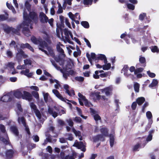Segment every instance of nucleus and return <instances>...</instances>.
Listing matches in <instances>:
<instances>
[{
  "instance_id": "63",
  "label": "nucleus",
  "mask_w": 159,
  "mask_h": 159,
  "mask_svg": "<svg viewBox=\"0 0 159 159\" xmlns=\"http://www.w3.org/2000/svg\"><path fill=\"white\" fill-rule=\"evenodd\" d=\"M81 54V51H75L73 53V55L75 57H76Z\"/></svg>"
},
{
  "instance_id": "21",
  "label": "nucleus",
  "mask_w": 159,
  "mask_h": 159,
  "mask_svg": "<svg viewBox=\"0 0 159 159\" xmlns=\"http://www.w3.org/2000/svg\"><path fill=\"white\" fill-rule=\"evenodd\" d=\"M15 64L12 62H9L5 64L3 66L4 70L8 69V70H14V65Z\"/></svg>"
},
{
  "instance_id": "64",
  "label": "nucleus",
  "mask_w": 159,
  "mask_h": 159,
  "mask_svg": "<svg viewBox=\"0 0 159 159\" xmlns=\"http://www.w3.org/2000/svg\"><path fill=\"white\" fill-rule=\"evenodd\" d=\"M64 4L65 5L66 4H68L70 6H71L72 4L71 2L72 0H64Z\"/></svg>"
},
{
  "instance_id": "42",
  "label": "nucleus",
  "mask_w": 159,
  "mask_h": 159,
  "mask_svg": "<svg viewBox=\"0 0 159 159\" xmlns=\"http://www.w3.org/2000/svg\"><path fill=\"white\" fill-rule=\"evenodd\" d=\"M105 64L102 66V68L103 70H109L111 67V64L110 63H105Z\"/></svg>"
},
{
  "instance_id": "51",
  "label": "nucleus",
  "mask_w": 159,
  "mask_h": 159,
  "mask_svg": "<svg viewBox=\"0 0 159 159\" xmlns=\"http://www.w3.org/2000/svg\"><path fill=\"white\" fill-rule=\"evenodd\" d=\"M72 131L75 134L76 136H80L81 135V133L79 131H76L74 128L72 129Z\"/></svg>"
},
{
  "instance_id": "24",
  "label": "nucleus",
  "mask_w": 159,
  "mask_h": 159,
  "mask_svg": "<svg viewBox=\"0 0 159 159\" xmlns=\"http://www.w3.org/2000/svg\"><path fill=\"white\" fill-rule=\"evenodd\" d=\"M146 116L148 118V119L149 120V123L150 124V125H149V128H150L151 127V125L152 124V120H150L152 118V113L150 111H148L146 113Z\"/></svg>"
},
{
  "instance_id": "27",
  "label": "nucleus",
  "mask_w": 159,
  "mask_h": 159,
  "mask_svg": "<svg viewBox=\"0 0 159 159\" xmlns=\"http://www.w3.org/2000/svg\"><path fill=\"white\" fill-rule=\"evenodd\" d=\"M97 60H103L104 63H106L107 62V59L106 56L102 54H100L97 55Z\"/></svg>"
},
{
  "instance_id": "46",
  "label": "nucleus",
  "mask_w": 159,
  "mask_h": 159,
  "mask_svg": "<svg viewBox=\"0 0 159 159\" xmlns=\"http://www.w3.org/2000/svg\"><path fill=\"white\" fill-rule=\"evenodd\" d=\"M76 108L78 111L79 115L83 118L86 119L87 118V116H84L82 114V111L81 109L78 107H76Z\"/></svg>"
},
{
  "instance_id": "2",
  "label": "nucleus",
  "mask_w": 159,
  "mask_h": 159,
  "mask_svg": "<svg viewBox=\"0 0 159 159\" xmlns=\"http://www.w3.org/2000/svg\"><path fill=\"white\" fill-rule=\"evenodd\" d=\"M26 15L27 14L25 13V11H24V21L21 24L17 26L16 29H15L12 27H9L7 25H5L3 27V30L4 31L7 33L12 32L17 34H19V31L21 29H23V32L24 34L27 36H30V33L29 28V25L26 24L27 21L29 20L28 18H26Z\"/></svg>"
},
{
  "instance_id": "14",
  "label": "nucleus",
  "mask_w": 159,
  "mask_h": 159,
  "mask_svg": "<svg viewBox=\"0 0 159 159\" xmlns=\"http://www.w3.org/2000/svg\"><path fill=\"white\" fill-rule=\"evenodd\" d=\"M18 122L20 124H22L25 127V131L28 134H30L29 128L25 124V120L23 117H20L18 118Z\"/></svg>"
},
{
  "instance_id": "3",
  "label": "nucleus",
  "mask_w": 159,
  "mask_h": 159,
  "mask_svg": "<svg viewBox=\"0 0 159 159\" xmlns=\"http://www.w3.org/2000/svg\"><path fill=\"white\" fill-rule=\"evenodd\" d=\"M32 0H27L25 3V6L26 9H25L24 12L25 11V13L27 14L26 18L28 19V20L27 21L26 24H29V26H30V28L32 29V23L34 22L36 23L38 20V16L34 12H30V5L28 2ZM24 12H23V13Z\"/></svg>"
},
{
  "instance_id": "22",
  "label": "nucleus",
  "mask_w": 159,
  "mask_h": 159,
  "mask_svg": "<svg viewBox=\"0 0 159 159\" xmlns=\"http://www.w3.org/2000/svg\"><path fill=\"white\" fill-rule=\"evenodd\" d=\"M86 56L88 59L89 61L91 63H92V60L93 59L95 61L97 60V56L94 53H92L91 55L88 53L86 54Z\"/></svg>"
},
{
  "instance_id": "36",
  "label": "nucleus",
  "mask_w": 159,
  "mask_h": 159,
  "mask_svg": "<svg viewBox=\"0 0 159 159\" xmlns=\"http://www.w3.org/2000/svg\"><path fill=\"white\" fill-rule=\"evenodd\" d=\"M145 99L143 97H140L136 99V102L139 105H141L145 101Z\"/></svg>"
},
{
  "instance_id": "45",
  "label": "nucleus",
  "mask_w": 159,
  "mask_h": 159,
  "mask_svg": "<svg viewBox=\"0 0 159 159\" xmlns=\"http://www.w3.org/2000/svg\"><path fill=\"white\" fill-rule=\"evenodd\" d=\"M150 48L151 51L153 52H159L157 47L156 46H151Z\"/></svg>"
},
{
  "instance_id": "50",
  "label": "nucleus",
  "mask_w": 159,
  "mask_h": 159,
  "mask_svg": "<svg viewBox=\"0 0 159 159\" xmlns=\"http://www.w3.org/2000/svg\"><path fill=\"white\" fill-rule=\"evenodd\" d=\"M111 73L110 72H108L105 73L101 74L100 75V76L102 78L106 77L108 76H110L111 75Z\"/></svg>"
},
{
  "instance_id": "30",
  "label": "nucleus",
  "mask_w": 159,
  "mask_h": 159,
  "mask_svg": "<svg viewBox=\"0 0 159 159\" xmlns=\"http://www.w3.org/2000/svg\"><path fill=\"white\" fill-rule=\"evenodd\" d=\"M4 137L1 138L0 140L2 141L5 144L7 145L9 144L8 141V138L7 134H5L4 135Z\"/></svg>"
},
{
  "instance_id": "20",
  "label": "nucleus",
  "mask_w": 159,
  "mask_h": 159,
  "mask_svg": "<svg viewBox=\"0 0 159 159\" xmlns=\"http://www.w3.org/2000/svg\"><path fill=\"white\" fill-rule=\"evenodd\" d=\"M39 17L40 21L42 23L47 22L48 21V18L46 15L43 12L40 13Z\"/></svg>"
},
{
  "instance_id": "5",
  "label": "nucleus",
  "mask_w": 159,
  "mask_h": 159,
  "mask_svg": "<svg viewBox=\"0 0 159 159\" xmlns=\"http://www.w3.org/2000/svg\"><path fill=\"white\" fill-rule=\"evenodd\" d=\"M31 40L34 44L38 45L39 49L44 52L46 54L48 55V52L44 49L48 50L50 54L52 53L53 51L52 49L50 47L48 46L47 43H45L44 41L43 43L41 39H37L35 37L33 36L31 37Z\"/></svg>"
},
{
  "instance_id": "38",
  "label": "nucleus",
  "mask_w": 159,
  "mask_h": 159,
  "mask_svg": "<svg viewBox=\"0 0 159 159\" xmlns=\"http://www.w3.org/2000/svg\"><path fill=\"white\" fill-rule=\"evenodd\" d=\"M139 64H137L136 65V68L139 67ZM143 68L142 67H139L137 68L134 71V74H136L138 73H140L143 71Z\"/></svg>"
},
{
  "instance_id": "55",
  "label": "nucleus",
  "mask_w": 159,
  "mask_h": 159,
  "mask_svg": "<svg viewBox=\"0 0 159 159\" xmlns=\"http://www.w3.org/2000/svg\"><path fill=\"white\" fill-rule=\"evenodd\" d=\"M99 74V71L97 70L95 72V73L93 75V77L96 79H98L99 78V76L98 74Z\"/></svg>"
},
{
  "instance_id": "53",
  "label": "nucleus",
  "mask_w": 159,
  "mask_h": 159,
  "mask_svg": "<svg viewBox=\"0 0 159 159\" xmlns=\"http://www.w3.org/2000/svg\"><path fill=\"white\" fill-rule=\"evenodd\" d=\"M147 74L148 76L151 78H154L156 76V74L154 73L151 72L150 71H147Z\"/></svg>"
},
{
  "instance_id": "25",
  "label": "nucleus",
  "mask_w": 159,
  "mask_h": 159,
  "mask_svg": "<svg viewBox=\"0 0 159 159\" xmlns=\"http://www.w3.org/2000/svg\"><path fill=\"white\" fill-rule=\"evenodd\" d=\"M129 67L127 65H125L121 70V73H123L124 75L126 76H129L130 75L128 73Z\"/></svg>"
},
{
  "instance_id": "6",
  "label": "nucleus",
  "mask_w": 159,
  "mask_h": 159,
  "mask_svg": "<svg viewBox=\"0 0 159 159\" xmlns=\"http://www.w3.org/2000/svg\"><path fill=\"white\" fill-rule=\"evenodd\" d=\"M57 28L56 29V32L57 35L58 37L62 39L66 43L68 42L70 44H72V42L70 41L69 39V36L70 35V37L72 39H73V36L71 32L69 31L67 29H65L63 30V32H64L65 36L63 35L62 33H61V35L60 34L59 31L58 29L59 27L58 25H57Z\"/></svg>"
},
{
  "instance_id": "28",
  "label": "nucleus",
  "mask_w": 159,
  "mask_h": 159,
  "mask_svg": "<svg viewBox=\"0 0 159 159\" xmlns=\"http://www.w3.org/2000/svg\"><path fill=\"white\" fill-rule=\"evenodd\" d=\"M11 100V98L9 94L4 95L0 99L1 101L5 102H8Z\"/></svg>"
},
{
  "instance_id": "39",
  "label": "nucleus",
  "mask_w": 159,
  "mask_h": 159,
  "mask_svg": "<svg viewBox=\"0 0 159 159\" xmlns=\"http://www.w3.org/2000/svg\"><path fill=\"white\" fill-rule=\"evenodd\" d=\"M13 153V151L10 149L6 151V154L7 158H10L12 156Z\"/></svg>"
},
{
  "instance_id": "49",
  "label": "nucleus",
  "mask_w": 159,
  "mask_h": 159,
  "mask_svg": "<svg viewBox=\"0 0 159 159\" xmlns=\"http://www.w3.org/2000/svg\"><path fill=\"white\" fill-rule=\"evenodd\" d=\"M43 39L47 41L48 42H49V37L48 34L46 33H45L44 34L43 36Z\"/></svg>"
},
{
  "instance_id": "31",
  "label": "nucleus",
  "mask_w": 159,
  "mask_h": 159,
  "mask_svg": "<svg viewBox=\"0 0 159 159\" xmlns=\"http://www.w3.org/2000/svg\"><path fill=\"white\" fill-rule=\"evenodd\" d=\"M69 17L74 22H75L76 24H79V22L78 20H75V16L73 14L72 12H69L68 14Z\"/></svg>"
},
{
  "instance_id": "52",
  "label": "nucleus",
  "mask_w": 159,
  "mask_h": 159,
  "mask_svg": "<svg viewBox=\"0 0 159 159\" xmlns=\"http://www.w3.org/2000/svg\"><path fill=\"white\" fill-rule=\"evenodd\" d=\"M24 63L26 66L27 65H31L32 64L31 61L29 59L24 60Z\"/></svg>"
},
{
  "instance_id": "33",
  "label": "nucleus",
  "mask_w": 159,
  "mask_h": 159,
  "mask_svg": "<svg viewBox=\"0 0 159 159\" xmlns=\"http://www.w3.org/2000/svg\"><path fill=\"white\" fill-rule=\"evenodd\" d=\"M158 84V81L157 79H153L152 83L149 85V87L152 88L157 86Z\"/></svg>"
},
{
  "instance_id": "44",
  "label": "nucleus",
  "mask_w": 159,
  "mask_h": 159,
  "mask_svg": "<svg viewBox=\"0 0 159 159\" xmlns=\"http://www.w3.org/2000/svg\"><path fill=\"white\" fill-rule=\"evenodd\" d=\"M139 61L142 64H144L143 66L145 67L146 66V59L144 57L141 56L139 57Z\"/></svg>"
},
{
  "instance_id": "32",
  "label": "nucleus",
  "mask_w": 159,
  "mask_h": 159,
  "mask_svg": "<svg viewBox=\"0 0 159 159\" xmlns=\"http://www.w3.org/2000/svg\"><path fill=\"white\" fill-rule=\"evenodd\" d=\"M98 0H93V1L96 3ZM93 1V0H83V3L84 5L88 6L89 5H91Z\"/></svg>"
},
{
  "instance_id": "60",
  "label": "nucleus",
  "mask_w": 159,
  "mask_h": 159,
  "mask_svg": "<svg viewBox=\"0 0 159 159\" xmlns=\"http://www.w3.org/2000/svg\"><path fill=\"white\" fill-rule=\"evenodd\" d=\"M152 133L151 132L149 133L148 136L146 138V141L148 142L151 141L152 139Z\"/></svg>"
},
{
  "instance_id": "18",
  "label": "nucleus",
  "mask_w": 159,
  "mask_h": 159,
  "mask_svg": "<svg viewBox=\"0 0 159 159\" xmlns=\"http://www.w3.org/2000/svg\"><path fill=\"white\" fill-rule=\"evenodd\" d=\"M64 88L66 90V92L70 96H72L75 95L74 91L72 89L69 90V86L67 84H65Z\"/></svg>"
},
{
  "instance_id": "58",
  "label": "nucleus",
  "mask_w": 159,
  "mask_h": 159,
  "mask_svg": "<svg viewBox=\"0 0 159 159\" xmlns=\"http://www.w3.org/2000/svg\"><path fill=\"white\" fill-rule=\"evenodd\" d=\"M127 5L128 8L129 9L133 10L134 9V6L131 4H127Z\"/></svg>"
},
{
  "instance_id": "43",
  "label": "nucleus",
  "mask_w": 159,
  "mask_h": 159,
  "mask_svg": "<svg viewBox=\"0 0 159 159\" xmlns=\"http://www.w3.org/2000/svg\"><path fill=\"white\" fill-rule=\"evenodd\" d=\"M139 83L137 82L134 83V88L135 92H139Z\"/></svg>"
},
{
  "instance_id": "34",
  "label": "nucleus",
  "mask_w": 159,
  "mask_h": 159,
  "mask_svg": "<svg viewBox=\"0 0 159 159\" xmlns=\"http://www.w3.org/2000/svg\"><path fill=\"white\" fill-rule=\"evenodd\" d=\"M61 46L63 47L64 46L60 43H58L57 45V48L58 52L62 54L64 53V51Z\"/></svg>"
},
{
  "instance_id": "62",
  "label": "nucleus",
  "mask_w": 159,
  "mask_h": 159,
  "mask_svg": "<svg viewBox=\"0 0 159 159\" xmlns=\"http://www.w3.org/2000/svg\"><path fill=\"white\" fill-rule=\"evenodd\" d=\"M26 68V67L25 64L22 65H19L17 67V69L19 70L24 69Z\"/></svg>"
},
{
  "instance_id": "37",
  "label": "nucleus",
  "mask_w": 159,
  "mask_h": 159,
  "mask_svg": "<svg viewBox=\"0 0 159 159\" xmlns=\"http://www.w3.org/2000/svg\"><path fill=\"white\" fill-rule=\"evenodd\" d=\"M22 111V109L21 108V105L20 104H17L16 105V111L17 113L19 115V114H20Z\"/></svg>"
},
{
  "instance_id": "61",
  "label": "nucleus",
  "mask_w": 159,
  "mask_h": 159,
  "mask_svg": "<svg viewBox=\"0 0 159 159\" xmlns=\"http://www.w3.org/2000/svg\"><path fill=\"white\" fill-rule=\"evenodd\" d=\"M75 79L79 81H82L84 80V78L81 76H77L75 77Z\"/></svg>"
},
{
  "instance_id": "54",
  "label": "nucleus",
  "mask_w": 159,
  "mask_h": 159,
  "mask_svg": "<svg viewBox=\"0 0 159 159\" xmlns=\"http://www.w3.org/2000/svg\"><path fill=\"white\" fill-rule=\"evenodd\" d=\"M48 142H52L51 137L50 136H49L48 138H46V140H45L44 142L43 143V145H45Z\"/></svg>"
},
{
  "instance_id": "1",
  "label": "nucleus",
  "mask_w": 159,
  "mask_h": 159,
  "mask_svg": "<svg viewBox=\"0 0 159 159\" xmlns=\"http://www.w3.org/2000/svg\"><path fill=\"white\" fill-rule=\"evenodd\" d=\"M55 60L57 62H59L60 65H62L63 70L60 67H58L54 61L51 60L52 65L56 69L61 71L63 74V76L65 79H66L69 75H74L75 74L76 72L75 71L70 70L73 65V62L72 60L69 59L68 61H63L61 60L59 61L57 58H55Z\"/></svg>"
},
{
  "instance_id": "47",
  "label": "nucleus",
  "mask_w": 159,
  "mask_h": 159,
  "mask_svg": "<svg viewBox=\"0 0 159 159\" xmlns=\"http://www.w3.org/2000/svg\"><path fill=\"white\" fill-rule=\"evenodd\" d=\"M81 25L86 28H88L89 27V24L87 21H83L81 22Z\"/></svg>"
},
{
  "instance_id": "26",
  "label": "nucleus",
  "mask_w": 159,
  "mask_h": 159,
  "mask_svg": "<svg viewBox=\"0 0 159 159\" xmlns=\"http://www.w3.org/2000/svg\"><path fill=\"white\" fill-rule=\"evenodd\" d=\"M44 100L46 102H47L48 101L49 102L52 101V99L49 96L48 93H45L44 92H43Z\"/></svg>"
},
{
  "instance_id": "48",
  "label": "nucleus",
  "mask_w": 159,
  "mask_h": 159,
  "mask_svg": "<svg viewBox=\"0 0 159 159\" xmlns=\"http://www.w3.org/2000/svg\"><path fill=\"white\" fill-rule=\"evenodd\" d=\"M7 5L8 8L12 10V12L14 13H16V10H15V9L14 8V7L11 5H10L9 4L7 3Z\"/></svg>"
},
{
  "instance_id": "11",
  "label": "nucleus",
  "mask_w": 159,
  "mask_h": 159,
  "mask_svg": "<svg viewBox=\"0 0 159 159\" xmlns=\"http://www.w3.org/2000/svg\"><path fill=\"white\" fill-rule=\"evenodd\" d=\"M100 93L98 92H95L92 93L90 94V96L94 99L99 100L101 99L104 101H107L108 100L107 98L105 96H102L100 95Z\"/></svg>"
},
{
  "instance_id": "59",
  "label": "nucleus",
  "mask_w": 159,
  "mask_h": 159,
  "mask_svg": "<svg viewBox=\"0 0 159 159\" xmlns=\"http://www.w3.org/2000/svg\"><path fill=\"white\" fill-rule=\"evenodd\" d=\"M65 22L66 25L70 28H71V26L70 23L69 22L68 19L65 18Z\"/></svg>"
},
{
  "instance_id": "9",
  "label": "nucleus",
  "mask_w": 159,
  "mask_h": 159,
  "mask_svg": "<svg viewBox=\"0 0 159 159\" xmlns=\"http://www.w3.org/2000/svg\"><path fill=\"white\" fill-rule=\"evenodd\" d=\"M48 111L54 118H55L57 116L58 112L60 114V115L65 113V111L64 109H62L61 110V111H60V110L56 107H54L53 109H52L49 107Z\"/></svg>"
},
{
  "instance_id": "4",
  "label": "nucleus",
  "mask_w": 159,
  "mask_h": 159,
  "mask_svg": "<svg viewBox=\"0 0 159 159\" xmlns=\"http://www.w3.org/2000/svg\"><path fill=\"white\" fill-rule=\"evenodd\" d=\"M25 48H28L30 50L33 52L34 51L33 48L28 43L25 44L18 43L16 45V48L18 52L16 54V58L19 62L21 60L22 57L25 58L27 57V56L25 54L24 52L21 50V49Z\"/></svg>"
},
{
  "instance_id": "17",
  "label": "nucleus",
  "mask_w": 159,
  "mask_h": 159,
  "mask_svg": "<svg viewBox=\"0 0 159 159\" xmlns=\"http://www.w3.org/2000/svg\"><path fill=\"white\" fill-rule=\"evenodd\" d=\"M30 70L29 69H26L25 70H22L20 74L23 75L28 78H33L34 73L33 72H30Z\"/></svg>"
},
{
  "instance_id": "56",
  "label": "nucleus",
  "mask_w": 159,
  "mask_h": 159,
  "mask_svg": "<svg viewBox=\"0 0 159 159\" xmlns=\"http://www.w3.org/2000/svg\"><path fill=\"white\" fill-rule=\"evenodd\" d=\"M60 19L61 24V27H64V17L62 16H60Z\"/></svg>"
},
{
  "instance_id": "12",
  "label": "nucleus",
  "mask_w": 159,
  "mask_h": 159,
  "mask_svg": "<svg viewBox=\"0 0 159 159\" xmlns=\"http://www.w3.org/2000/svg\"><path fill=\"white\" fill-rule=\"evenodd\" d=\"M73 146L75 147L78 149H80L82 151L84 152L86 151L85 144V143H83L82 142H78L77 141H75Z\"/></svg>"
},
{
  "instance_id": "23",
  "label": "nucleus",
  "mask_w": 159,
  "mask_h": 159,
  "mask_svg": "<svg viewBox=\"0 0 159 159\" xmlns=\"http://www.w3.org/2000/svg\"><path fill=\"white\" fill-rule=\"evenodd\" d=\"M22 90L19 89L16 90L14 93V95L15 97L18 98H22L23 93H22Z\"/></svg>"
},
{
  "instance_id": "10",
  "label": "nucleus",
  "mask_w": 159,
  "mask_h": 159,
  "mask_svg": "<svg viewBox=\"0 0 159 159\" xmlns=\"http://www.w3.org/2000/svg\"><path fill=\"white\" fill-rule=\"evenodd\" d=\"M78 96L79 97L78 98L79 102L80 105H83V103L82 102V101H83L84 102V105L86 106L90 107L92 106V104L90 102H89L85 98V97L80 93H78Z\"/></svg>"
},
{
  "instance_id": "19",
  "label": "nucleus",
  "mask_w": 159,
  "mask_h": 159,
  "mask_svg": "<svg viewBox=\"0 0 159 159\" xmlns=\"http://www.w3.org/2000/svg\"><path fill=\"white\" fill-rule=\"evenodd\" d=\"M90 111L94 117V118L96 121L100 120H101V117L97 113V112L93 109L90 108Z\"/></svg>"
},
{
  "instance_id": "29",
  "label": "nucleus",
  "mask_w": 159,
  "mask_h": 159,
  "mask_svg": "<svg viewBox=\"0 0 159 159\" xmlns=\"http://www.w3.org/2000/svg\"><path fill=\"white\" fill-rule=\"evenodd\" d=\"M49 81L51 84L56 83V84L54 85L55 87L57 89L59 88L60 86V84H59V82L58 80L52 78L49 80Z\"/></svg>"
},
{
  "instance_id": "57",
  "label": "nucleus",
  "mask_w": 159,
  "mask_h": 159,
  "mask_svg": "<svg viewBox=\"0 0 159 159\" xmlns=\"http://www.w3.org/2000/svg\"><path fill=\"white\" fill-rule=\"evenodd\" d=\"M32 94L34 97L36 99H38L39 98V94L38 92L33 91L32 92Z\"/></svg>"
},
{
  "instance_id": "7",
  "label": "nucleus",
  "mask_w": 159,
  "mask_h": 159,
  "mask_svg": "<svg viewBox=\"0 0 159 159\" xmlns=\"http://www.w3.org/2000/svg\"><path fill=\"white\" fill-rule=\"evenodd\" d=\"M101 132L102 134V135H98L93 137V139L94 142H96L99 140L103 141L104 140V136L108 135V130L107 128H104L101 129Z\"/></svg>"
},
{
  "instance_id": "15",
  "label": "nucleus",
  "mask_w": 159,
  "mask_h": 159,
  "mask_svg": "<svg viewBox=\"0 0 159 159\" xmlns=\"http://www.w3.org/2000/svg\"><path fill=\"white\" fill-rule=\"evenodd\" d=\"M22 99L28 100L29 101H31L32 97L31 94L29 92L23 91V92Z\"/></svg>"
},
{
  "instance_id": "8",
  "label": "nucleus",
  "mask_w": 159,
  "mask_h": 159,
  "mask_svg": "<svg viewBox=\"0 0 159 159\" xmlns=\"http://www.w3.org/2000/svg\"><path fill=\"white\" fill-rule=\"evenodd\" d=\"M30 106L32 110L35 113L38 119L40 120L41 122H42L43 121V120H44V118H46V117L43 116L44 118H43L40 112L37 109L36 106L33 102H30Z\"/></svg>"
},
{
  "instance_id": "35",
  "label": "nucleus",
  "mask_w": 159,
  "mask_h": 159,
  "mask_svg": "<svg viewBox=\"0 0 159 159\" xmlns=\"http://www.w3.org/2000/svg\"><path fill=\"white\" fill-rule=\"evenodd\" d=\"M76 154L75 152H73L71 155H68L65 157L64 159H74L75 157Z\"/></svg>"
},
{
  "instance_id": "16",
  "label": "nucleus",
  "mask_w": 159,
  "mask_h": 159,
  "mask_svg": "<svg viewBox=\"0 0 159 159\" xmlns=\"http://www.w3.org/2000/svg\"><path fill=\"white\" fill-rule=\"evenodd\" d=\"M112 90V89L111 87H109L100 90L102 93H105V94L107 96H108L111 94Z\"/></svg>"
},
{
  "instance_id": "13",
  "label": "nucleus",
  "mask_w": 159,
  "mask_h": 159,
  "mask_svg": "<svg viewBox=\"0 0 159 159\" xmlns=\"http://www.w3.org/2000/svg\"><path fill=\"white\" fill-rule=\"evenodd\" d=\"M53 93L60 100H61L66 102V100H67L69 102H70L68 100L66 99L65 98H63L61 94L59 93V92L56 89H53L52 90ZM73 103H76L75 102L73 101H71Z\"/></svg>"
},
{
  "instance_id": "41",
  "label": "nucleus",
  "mask_w": 159,
  "mask_h": 159,
  "mask_svg": "<svg viewBox=\"0 0 159 159\" xmlns=\"http://www.w3.org/2000/svg\"><path fill=\"white\" fill-rule=\"evenodd\" d=\"M11 131L14 134L16 135H17L18 134V132L16 127L15 126H12L11 127Z\"/></svg>"
},
{
  "instance_id": "40",
  "label": "nucleus",
  "mask_w": 159,
  "mask_h": 159,
  "mask_svg": "<svg viewBox=\"0 0 159 159\" xmlns=\"http://www.w3.org/2000/svg\"><path fill=\"white\" fill-rule=\"evenodd\" d=\"M110 145L111 147H112L114 143V136L113 134L110 135Z\"/></svg>"
}]
</instances>
